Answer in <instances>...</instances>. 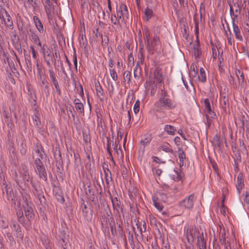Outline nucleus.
Listing matches in <instances>:
<instances>
[{
	"label": "nucleus",
	"instance_id": "34",
	"mask_svg": "<svg viewBox=\"0 0 249 249\" xmlns=\"http://www.w3.org/2000/svg\"><path fill=\"white\" fill-rule=\"evenodd\" d=\"M4 235L5 236L7 237V240L9 241L10 243H13L14 242V238L13 236V234L9 232V231H8L6 230L4 231Z\"/></svg>",
	"mask_w": 249,
	"mask_h": 249
},
{
	"label": "nucleus",
	"instance_id": "38",
	"mask_svg": "<svg viewBox=\"0 0 249 249\" xmlns=\"http://www.w3.org/2000/svg\"><path fill=\"white\" fill-rule=\"evenodd\" d=\"M194 53L196 59L199 58L200 54H201V51H200L199 46L198 45L196 47H194Z\"/></svg>",
	"mask_w": 249,
	"mask_h": 249
},
{
	"label": "nucleus",
	"instance_id": "62",
	"mask_svg": "<svg viewBox=\"0 0 249 249\" xmlns=\"http://www.w3.org/2000/svg\"><path fill=\"white\" fill-rule=\"evenodd\" d=\"M12 33L13 34V36L11 37V39L13 41L16 40L18 39V37L17 36V35H16V31H14V32H12Z\"/></svg>",
	"mask_w": 249,
	"mask_h": 249
},
{
	"label": "nucleus",
	"instance_id": "24",
	"mask_svg": "<svg viewBox=\"0 0 249 249\" xmlns=\"http://www.w3.org/2000/svg\"><path fill=\"white\" fill-rule=\"evenodd\" d=\"M142 69L139 63L138 62L136 64L135 68L134 70V76L135 79L139 80L141 74Z\"/></svg>",
	"mask_w": 249,
	"mask_h": 249
},
{
	"label": "nucleus",
	"instance_id": "33",
	"mask_svg": "<svg viewBox=\"0 0 249 249\" xmlns=\"http://www.w3.org/2000/svg\"><path fill=\"white\" fill-rule=\"evenodd\" d=\"M198 78L199 81L202 82H205L206 80V76L205 72V71L203 68H201L200 69V73L198 75Z\"/></svg>",
	"mask_w": 249,
	"mask_h": 249
},
{
	"label": "nucleus",
	"instance_id": "6",
	"mask_svg": "<svg viewBox=\"0 0 249 249\" xmlns=\"http://www.w3.org/2000/svg\"><path fill=\"white\" fill-rule=\"evenodd\" d=\"M150 77L154 83H161L163 79V75L159 67L152 68L150 71Z\"/></svg>",
	"mask_w": 249,
	"mask_h": 249
},
{
	"label": "nucleus",
	"instance_id": "18",
	"mask_svg": "<svg viewBox=\"0 0 249 249\" xmlns=\"http://www.w3.org/2000/svg\"><path fill=\"white\" fill-rule=\"evenodd\" d=\"M82 214L87 220L89 221L91 220V211L88 209L86 205H84L82 208Z\"/></svg>",
	"mask_w": 249,
	"mask_h": 249
},
{
	"label": "nucleus",
	"instance_id": "21",
	"mask_svg": "<svg viewBox=\"0 0 249 249\" xmlns=\"http://www.w3.org/2000/svg\"><path fill=\"white\" fill-rule=\"evenodd\" d=\"M33 19L36 25V27L38 31L40 33H42L43 32V24L41 22L40 19L38 18L36 16H34Z\"/></svg>",
	"mask_w": 249,
	"mask_h": 249
},
{
	"label": "nucleus",
	"instance_id": "64",
	"mask_svg": "<svg viewBox=\"0 0 249 249\" xmlns=\"http://www.w3.org/2000/svg\"><path fill=\"white\" fill-rule=\"evenodd\" d=\"M154 172L156 175L159 176L162 173V170L160 169H156Z\"/></svg>",
	"mask_w": 249,
	"mask_h": 249
},
{
	"label": "nucleus",
	"instance_id": "58",
	"mask_svg": "<svg viewBox=\"0 0 249 249\" xmlns=\"http://www.w3.org/2000/svg\"><path fill=\"white\" fill-rule=\"evenodd\" d=\"M23 199L24 201V204L23 205L24 207L31 206V203L28 201L27 197H24Z\"/></svg>",
	"mask_w": 249,
	"mask_h": 249
},
{
	"label": "nucleus",
	"instance_id": "20",
	"mask_svg": "<svg viewBox=\"0 0 249 249\" xmlns=\"http://www.w3.org/2000/svg\"><path fill=\"white\" fill-rule=\"evenodd\" d=\"M223 140L224 141V142L225 143H227L225 137L223 138V140H221L219 136L216 134L214 136L213 138V145L214 146H217L219 148H221L223 144Z\"/></svg>",
	"mask_w": 249,
	"mask_h": 249
},
{
	"label": "nucleus",
	"instance_id": "61",
	"mask_svg": "<svg viewBox=\"0 0 249 249\" xmlns=\"http://www.w3.org/2000/svg\"><path fill=\"white\" fill-rule=\"evenodd\" d=\"M48 71L49 73V75H50V78L53 76H55L56 75L55 72H54V71H53V70L52 69H49Z\"/></svg>",
	"mask_w": 249,
	"mask_h": 249
},
{
	"label": "nucleus",
	"instance_id": "37",
	"mask_svg": "<svg viewBox=\"0 0 249 249\" xmlns=\"http://www.w3.org/2000/svg\"><path fill=\"white\" fill-rule=\"evenodd\" d=\"M16 235L18 242H19L22 240L23 238V233L21 230L16 232Z\"/></svg>",
	"mask_w": 249,
	"mask_h": 249
},
{
	"label": "nucleus",
	"instance_id": "32",
	"mask_svg": "<svg viewBox=\"0 0 249 249\" xmlns=\"http://www.w3.org/2000/svg\"><path fill=\"white\" fill-rule=\"evenodd\" d=\"M235 74L238 78L239 83H243L244 81V77L243 72L240 71L239 70H236L235 71Z\"/></svg>",
	"mask_w": 249,
	"mask_h": 249
},
{
	"label": "nucleus",
	"instance_id": "46",
	"mask_svg": "<svg viewBox=\"0 0 249 249\" xmlns=\"http://www.w3.org/2000/svg\"><path fill=\"white\" fill-rule=\"evenodd\" d=\"M66 109H67V113H68L69 117H70V115H71L72 116L73 120H74L75 116L73 113V111L74 110L73 107H67Z\"/></svg>",
	"mask_w": 249,
	"mask_h": 249
},
{
	"label": "nucleus",
	"instance_id": "29",
	"mask_svg": "<svg viewBox=\"0 0 249 249\" xmlns=\"http://www.w3.org/2000/svg\"><path fill=\"white\" fill-rule=\"evenodd\" d=\"M30 32L31 34L29 36L30 39L34 43H37L40 40L38 36L34 32V31H32L31 29H30Z\"/></svg>",
	"mask_w": 249,
	"mask_h": 249
},
{
	"label": "nucleus",
	"instance_id": "49",
	"mask_svg": "<svg viewBox=\"0 0 249 249\" xmlns=\"http://www.w3.org/2000/svg\"><path fill=\"white\" fill-rule=\"evenodd\" d=\"M204 105L205 107L206 111L210 110V109H211V108L210 100L209 99L207 98L204 100Z\"/></svg>",
	"mask_w": 249,
	"mask_h": 249
},
{
	"label": "nucleus",
	"instance_id": "36",
	"mask_svg": "<svg viewBox=\"0 0 249 249\" xmlns=\"http://www.w3.org/2000/svg\"><path fill=\"white\" fill-rule=\"evenodd\" d=\"M75 107L76 110L79 113H84V105L82 103H80V104H77L75 105Z\"/></svg>",
	"mask_w": 249,
	"mask_h": 249
},
{
	"label": "nucleus",
	"instance_id": "35",
	"mask_svg": "<svg viewBox=\"0 0 249 249\" xmlns=\"http://www.w3.org/2000/svg\"><path fill=\"white\" fill-rule=\"evenodd\" d=\"M42 244L44 245L46 249H52L50 245L49 240L47 237L42 238L41 239Z\"/></svg>",
	"mask_w": 249,
	"mask_h": 249
},
{
	"label": "nucleus",
	"instance_id": "2",
	"mask_svg": "<svg viewBox=\"0 0 249 249\" xmlns=\"http://www.w3.org/2000/svg\"><path fill=\"white\" fill-rule=\"evenodd\" d=\"M146 48L150 54H153L154 52L160 53L162 48L159 37L156 36L152 39L148 40L146 43Z\"/></svg>",
	"mask_w": 249,
	"mask_h": 249
},
{
	"label": "nucleus",
	"instance_id": "48",
	"mask_svg": "<svg viewBox=\"0 0 249 249\" xmlns=\"http://www.w3.org/2000/svg\"><path fill=\"white\" fill-rule=\"evenodd\" d=\"M108 42L109 39L107 36H104V38L102 37V46L104 48L108 45Z\"/></svg>",
	"mask_w": 249,
	"mask_h": 249
},
{
	"label": "nucleus",
	"instance_id": "9",
	"mask_svg": "<svg viewBox=\"0 0 249 249\" xmlns=\"http://www.w3.org/2000/svg\"><path fill=\"white\" fill-rule=\"evenodd\" d=\"M35 155L33 156L34 159V164L36 162V160H39L40 162H43L45 160L46 157L44 149L41 145H37V148L35 150Z\"/></svg>",
	"mask_w": 249,
	"mask_h": 249
},
{
	"label": "nucleus",
	"instance_id": "53",
	"mask_svg": "<svg viewBox=\"0 0 249 249\" xmlns=\"http://www.w3.org/2000/svg\"><path fill=\"white\" fill-rule=\"evenodd\" d=\"M117 18H117L115 15L111 16V21L114 25H117L119 23V19Z\"/></svg>",
	"mask_w": 249,
	"mask_h": 249
},
{
	"label": "nucleus",
	"instance_id": "44",
	"mask_svg": "<svg viewBox=\"0 0 249 249\" xmlns=\"http://www.w3.org/2000/svg\"><path fill=\"white\" fill-rule=\"evenodd\" d=\"M111 78L114 80L116 81L118 79V76L116 72L114 69H110L109 70Z\"/></svg>",
	"mask_w": 249,
	"mask_h": 249
},
{
	"label": "nucleus",
	"instance_id": "43",
	"mask_svg": "<svg viewBox=\"0 0 249 249\" xmlns=\"http://www.w3.org/2000/svg\"><path fill=\"white\" fill-rule=\"evenodd\" d=\"M153 203L155 207L160 211H162L163 209L162 205L155 199H153Z\"/></svg>",
	"mask_w": 249,
	"mask_h": 249
},
{
	"label": "nucleus",
	"instance_id": "56",
	"mask_svg": "<svg viewBox=\"0 0 249 249\" xmlns=\"http://www.w3.org/2000/svg\"><path fill=\"white\" fill-rule=\"evenodd\" d=\"M30 48L31 51L32 53L33 58L34 59H36V50H35L34 47L33 46H30Z\"/></svg>",
	"mask_w": 249,
	"mask_h": 249
},
{
	"label": "nucleus",
	"instance_id": "55",
	"mask_svg": "<svg viewBox=\"0 0 249 249\" xmlns=\"http://www.w3.org/2000/svg\"><path fill=\"white\" fill-rule=\"evenodd\" d=\"M43 89V91L44 93L46 94V95L47 96L49 95V84H46L45 86L43 87V88H42Z\"/></svg>",
	"mask_w": 249,
	"mask_h": 249
},
{
	"label": "nucleus",
	"instance_id": "7",
	"mask_svg": "<svg viewBox=\"0 0 249 249\" xmlns=\"http://www.w3.org/2000/svg\"><path fill=\"white\" fill-rule=\"evenodd\" d=\"M201 232L197 231L196 228L194 227H189L187 228L186 235V239L189 243H192L196 238H197L198 234Z\"/></svg>",
	"mask_w": 249,
	"mask_h": 249
},
{
	"label": "nucleus",
	"instance_id": "50",
	"mask_svg": "<svg viewBox=\"0 0 249 249\" xmlns=\"http://www.w3.org/2000/svg\"><path fill=\"white\" fill-rule=\"evenodd\" d=\"M229 81L230 83L232 85L233 88H236L237 85L236 83L235 82V80L233 76H232V75H230L229 77Z\"/></svg>",
	"mask_w": 249,
	"mask_h": 249
},
{
	"label": "nucleus",
	"instance_id": "22",
	"mask_svg": "<svg viewBox=\"0 0 249 249\" xmlns=\"http://www.w3.org/2000/svg\"><path fill=\"white\" fill-rule=\"evenodd\" d=\"M25 214L26 218L28 220L31 219L34 216L33 210L32 206H27L26 207H24Z\"/></svg>",
	"mask_w": 249,
	"mask_h": 249
},
{
	"label": "nucleus",
	"instance_id": "19",
	"mask_svg": "<svg viewBox=\"0 0 249 249\" xmlns=\"http://www.w3.org/2000/svg\"><path fill=\"white\" fill-rule=\"evenodd\" d=\"M95 87L96 94L97 96L99 98L100 101H103L105 99V93L102 89V87L100 86V84L99 83L98 84H95Z\"/></svg>",
	"mask_w": 249,
	"mask_h": 249
},
{
	"label": "nucleus",
	"instance_id": "41",
	"mask_svg": "<svg viewBox=\"0 0 249 249\" xmlns=\"http://www.w3.org/2000/svg\"><path fill=\"white\" fill-rule=\"evenodd\" d=\"M206 118H213L216 115L215 113L212 111L211 109H210V110L206 111Z\"/></svg>",
	"mask_w": 249,
	"mask_h": 249
},
{
	"label": "nucleus",
	"instance_id": "11",
	"mask_svg": "<svg viewBox=\"0 0 249 249\" xmlns=\"http://www.w3.org/2000/svg\"><path fill=\"white\" fill-rule=\"evenodd\" d=\"M195 200V196L194 194H191L187 198L182 200L180 203V205L185 209H191L193 207Z\"/></svg>",
	"mask_w": 249,
	"mask_h": 249
},
{
	"label": "nucleus",
	"instance_id": "60",
	"mask_svg": "<svg viewBox=\"0 0 249 249\" xmlns=\"http://www.w3.org/2000/svg\"><path fill=\"white\" fill-rule=\"evenodd\" d=\"M63 72L64 73V74H65V76L64 77V80L65 81H67V85L69 86L70 85V83H69V81H70V79L68 77L66 72H65V71L64 70H63Z\"/></svg>",
	"mask_w": 249,
	"mask_h": 249
},
{
	"label": "nucleus",
	"instance_id": "13",
	"mask_svg": "<svg viewBox=\"0 0 249 249\" xmlns=\"http://www.w3.org/2000/svg\"><path fill=\"white\" fill-rule=\"evenodd\" d=\"M40 116V114L39 110L35 109L34 114L32 116V123L38 129H40L41 126Z\"/></svg>",
	"mask_w": 249,
	"mask_h": 249
},
{
	"label": "nucleus",
	"instance_id": "63",
	"mask_svg": "<svg viewBox=\"0 0 249 249\" xmlns=\"http://www.w3.org/2000/svg\"><path fill=\"white\" fill-rule=\"evenodd\" d=\"M46 84L48 85L49 83L47 81H46L45 79H44V80H42V81H41V83H40V86L41 88H43V87L45 86Z\"/></svg>",
	"mask_w": 249,
	"mask_h": 249
},
{
	"label": "nucleus",
	"instance_id": "47",
	"mask_svg": "<svg viewBox=\"0 0 249 249\" xmlns=\"http://www.w3.org/2000/svg\"><path fill=\"white\" fill-rule=\"evenodd\" d=\"M140 109V101L139 100L136 101L135 102L134 107L133 110L135 113L137 114Z\"/></svg>",
	"mask_w": 249,
	"mask_h": 249
},
{
	"label": "nucleus",
	"instance_id": "5",
	"mask_svg": "<svg viewBox=\"0 0 249 249\" xmlns=\"http://www.w3.org/2000/svg\"><path fill=\"white\" fill-rule=\"evenodd\" d=\"M0 24L13 28L12 19L6 10L0 5Z\"/></svg>",
	"mask_w": 249,
	"mask_h": 249
},
{
	"label": "nucleus",
	"instance_id": "14",
	"mask_svg": "<svg viewBox=\"0 0 249 249\" xmlns=\"http://www.w3.org/2000/svg\"><path fill=\"white\" fill-rule=\"evenodd\" d=\"M207 234L205 233V236L203 232L200 234H198L197 238V247L199 249H206V238Z\"/></svg>",
	"mask_w": 249,
	"mask_h": 249
},
{
	"label": "nucleus",
	"instance_id": "42",
	"mask_svg": "<svg viewBox=\"0 0 249 249\" xmlns=\"http://www.w3.org/2000/svg\"><path fill=\"white\" fill-rule=\"evenodd\" d=\"M17 215L18 221L20 223H22L23 221L22 211L21 210H18L17 212Z\"/></svg>",
	"mask_w": 249,
	"mask_h": 249
},
{
	"label": "nucleus",
	"instance_id": "3",
	"mask_svg": "<svg viewBox=\"0 0 249 249\" xmlns=\"http://www.w3.org/2000/svg\"><path fill=\"white\" fill-rule=\"evenodd\" d=\"M30 182L32 187V193L36 197L41 204L45 200V197L43 195V192L41 187L38 181H34L32 179L30 180Z\"/></svg>",
	"mask_w": 249,
	"mask_h": 249
},
{
	"label": "nucleus",
	"instance_id": "17",
	"mask_svg": "<svg viewBox=\"0 0 249 249\" xmlns=\"http://www.w3.org/2000/svg\"><path fill=\"white\" fill-rule=\"evenodd\" d=\"M232 23L233 32L234 33L236 38L240 41H242L243 37L241 34L240 30L238 26L235 23L234 19L232 20Z\"/></svg>",
	"mask_w": 249,
	"mask_h": 249
},
{
	"label": "nucleus",
	"instance_id": "51",
	"mask_svg": "<svg viewBox=\"0 0 249 249\" xmlns=\"http://www.w3.org/2000/svg\"><path fill=\"white\" fill-rule=\"evenodd\" d=\"M52 83H53V85H54L57 92L59 94H60L61 90H60V87H59V84H58V81H54V82H52Z\"/></svg>",
	"mask_w": 249,
	"mask_h": 249
},
{
	"label": "nucleus",
	"instance_id": "30",
	"mask_svg": "<svg viewBox=\"0 0 249 249\" xmlns=\"http://www.w3.org/2000/svg\"><path fill=\"white\" fill-rule=\"evenodd\" d=\"M110 221H109V226L110 228V231L111 234L114 236L116 234L117 231L115 228V224L113 218H110Z\"/></svg>",
	"mask_w": 249,
	"mask_h": 249
},
{
	"label": "nucleus",
	"instance_id": "57",
	"mask_svg": "<svg viewBox=\"0 0 249 249\" xmlns=\"http://www.w3.org/2000/svg\"><path fill=\"white\" fill-rule=\"evenodd\" d=\"M36 67H37V74H40V73H42V66L39 64L37 61L36 62Z\"/></svg>",
	"mask_w": 249,
	"mask_h": 249
},
{
	"label": "nucleus",
	"instance_id": "10",
	"mask_svg": "<svg viewBox=\"0 0 249 249\" xmlns=\"http://www.w3.org/2000/svg\"><path fill=\"white\" fill-rule=\"evenodd\" d=\"M230 12L231 17V19L233 20L236 18L241 12V8L238 3L232 2V3L229 4Z\"/></svg>",
	"mask_w": 249,
	"mask_h": 249
},
{
	"label": "nucleus",
	"instance_id": "16",
	"mask_svg": "<svg viewBox=\"0 0 249 249\" xmlns=\"http://www.w3.org/2000/svg\"><path fill=\"white\" fill-rule=\"evenodd\" d=\"M19 172L22 177L23 181H29L30 177L27 167L24 164H22Z\"/></svg>",
	"mask_w": 249,
	"mask_h": 249
},
{
	"label": "nucleus",
	"instance_id": "40",
	"mask_svg": "<svg viewBox=\"0 0 249 249\" xmlns=\"http://www.w3.org/2000/svg\"><path fill=\"white\" fill-rule=\"evenodd\" d=\"M131 73L129 71H126L124 73V79L125 81L127 80L128 83L130 81Z\"/></svg>",
	"mask_w": 249,
	"mask_h": 249
},
{
	"label": "nucleus",
	"instance_id": "45",
	"mask_svg": "<svg viewBox=\"0 0 249 249\" xmlns=\"http://www.w3.org/2000/svg\"><path fill=\"white\" fill-rule=\"evenodd\" d=\"M244 181L243 180H239L237 181V184L236 185V188L239 192H240V190L242 189L244 187Z\"/></svg>",
	"mask_w": 249,
	"mask_h": 249
},
{
	"label": "nucleus",
	"instance_id": "15",
	"mask_svg": "<svg viewBox=\"0 0 249 249\" xmlns=\"http://www.w3.org/2000/svg\"><path fill=\"white\" fill-rule=\"evenodd\" d=\"M227 234L224 229H222V228H220L219 235L220 242L222 245H224L225 248L227 246L228 248H231L230 244L228 241L227 240Z\"/></svg>",
	"mask_w": 249,
	"mask_h": 249
},
{
	"label": "nucleus",
	"instance_id": "27",
	"mask_svg": "<svg viewBox=\"0 0 249 249\" xmlns=\"http://www.w3.org/2000/svg\"><path fill=\"white\" fill-rule=\"evenodd\" d=\"M104 172L105 176L106 181L107 184H109V182L112 180L111 172L108 168L105 169L104 167Z\"/></svg>",
	"mask_w": 249,
	"mask_h": 249
},
{
	"label": "nucleus",
	"instance_id": "28",
	"mask_svg": "<svg viewBox=\"0 0 249 249\" xmlns=\"http://www.w3.org/2000/svg\"><path fill=\"white\" fill-rule=\"evenodd\" d=\"M0 226L3 229H7L8 228V222L6 217H0Z\"/></svg>",
	"mask_w": 249,
	"mask_h": 249
},
{
	"label": "nucleus",
	"instance_id": "8",
	"mask_svg": "<svg viewBox=\"0 0 249 249\" xmlns=\"http://www.w3.org/2000/svg\"><path fill=\"white\" fill-rule=\"evenodd\" d=\"M117 15L119 19L124 20L128 19L129 13L127 6L121 3L119 5V8L117 9Z\"/></svg>",
	"mask_w": 249,
	"mask_h": 249
},
{
	"label": "nucleus",
	"instance_id": "59",
	"mask_svg": "<svg viewBox=\"0 0 249 249\" xmlns=\"http://www.w3.org/2000/svg\"><path fill=\"white\" fill-rule=\"evenodd\" d=\"M13 229L15 230V232H17L18 231H19L21 230L20 227L19 225L16 224L15 223H14L13 224Z\"/></svg>",
	"mask_w": 249,
	"mask_h": 249
},
{
	"label": "nucleus",
	"instance_id": "25",
	"mask_svg": "<svg viewBox=\"0 0 249 249\" xmlns=\"http://www.w3.org/2000/svg\"><path fill=\"white\" fill-rule=\"evenodd\" d=\"M164 130L168 134L170 135H174L176 130L175 127L171 125H165Z\"/></svg>",
	"mask_w": 249,
	"mask_h": 249
},
{
	"label": "nucleus",
	"instance_id": "31",
	"mask_svg": "<svg viewBox=\"0 0 249 249\" xmlns=\"http://www.w3.org/2000/svg\"><path fill=\"white\" fill-rule=\"evenodd\" d=\"M144 15L146 20H149L153 16V11L152 9L147 7L144 11Z\"/></svg>",
	"mask_w": 249,
	"mask_h": 249
},
{
	"label": "nucleus",
	"instance_id": "1",
	"mask_svg": "<svg viewBox=\"0 0 249 249\" xmlns=\"http://www.w3.org/2000/svg\"><path fill=\"white\" fill-rule=\"evenodd\" d=\"M157 111L162 109H171L175 107L172 100L168 97L165 91H161L159 100L155 103Z\"/></svg>",
	"mask_w": 249,
	"mask_h": 249
},
{
	"label": "nucleus",
	"instance_id": "23",
	"mask_svg": "<svg viewBox=\"0 0 249 249\" xmlns=\"http://www.w3.org/2000/svg\"><path fill=\"white\" fill-rule=\"evenodd\" d=\"M178 158L179 159V165L180 167L181 168L184 165L186 156L184 151L181 148L178 149Z\"/></svg>",
	"mask_w": 249,
	"mask_h": 249
},
{
	"label": "nucleus",
	"instance_id": "26",
	"mask_svg": "<svg viewBox=\"0 0 249 249\" xmlns=\"http://www.w3.org/2000/svg\"><path fill=\"white\" fill-rule=\"evenodd\" d=\"M136 225L141 234L146 231V224L144 221L142 220L141 222H139Z\"/></svg>",
	"mask_w": 249,
	"mask_h": 249
},
{
	"label": "nucleus",
	"instance_id": "39",
	"mask_svg": "<svg viewBox=\"0 0 249 249\" xmlns=\"http://www.w3.org/2000/svg\"><path fill=\"white\" fill-rule=\"evenodd\" d=\"M161 149L166 152L173 153V150L172 148L169 147L168 144L161 146Z\"/></svg>",
	"mask_w": 249,
	"mask_h": 249
},
{
	"label": "nucleus",
	"instance_id": "12",
	"mask_svg": "<svg viewBox=\"0 0 249 249\" xmlns=\"http://www.w3.org/2000/svg\"><path fill=\"white\" fill-rule=\"evenodd\" d=\"M40 53H42L44 61L47 66L49 67H51V62L50 59L48 58V57H50L51 55V50L46 44H43L42 48L40 49Z\"/></svg>",
	"mask_w": 249,
	"mask_h": 249
},
{
	"label": "nucleus",
	"instance_id": "52",
	"mask_svg": "<svg viewBox=\"0 0 249 249\" xmlns=\"http://www.w3.org/2000/svg\"><path fill=\"white\" fill-rule=\"evenodd\" d=\"M144 36L146 38L147 42L151 40L150 33L147 29H145L144 30Z\"/></svg>",
	"mask_w": 249,
	"mask_h": 249
},
{
	"label": "nucleus",
	"instance_id": "4",
	"mask_svg": "<svg viewBox=\"0 0 249 249\" xmlns=\"http://www.w3.org/2000/svg\"><path fill=\"white\" fill-rule=\"evenodd\" d=\"M34 169L40 179L45 181L47 180V173L43 162L36 160L34 164Z\"/></svg>",
	"mask_w": 249,
	"mask_h": 249
},
{
	"label": "nucleus",
	"instance_id": "54",
	"mask_svg": "<svg viewBox=\"0 0 249 249\" xmlns=\"http://www.w3.org/2000/svg\"><path fill=\"white\" fill-rule=\"evenodd\" d=\"M224 198L222 200V206L220 209V213L224 215L226 214L225 207L224 205Z\"/></svg>",
	"mask_w": 249,
	"mask_h": 249
}]
</instances>
